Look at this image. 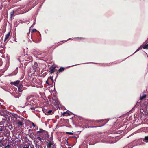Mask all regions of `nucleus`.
<instances>
[{
	"label": "nucleus",
	"mask_w": 148,
	"mask_h": 148,
	"mask_svg": "<svg viewBox=\"0 0 148 148\" xmlns=\"http://www.w3.org/2000/svg\"><path fill=\"white\" fill-rule=\"evenodd\" d=\"M26 120L25 119L23 118L19 117V128L23 129V127H24L26 125Z\"/></svg>",
	"instance_id": "obj_1"
},
{
	"label": "nucleus",
	"mask_w": 148,
	"mask_h": 148,
	"mask_svg": "<svg viewBox=\"0 0 148 148\" xmlns=\"http://www.w3.org/2000/svg\"><path fill=\"white\" fill-rule=\"evenodd\" d=\"M0 114L1 116H4V118H3L2 119L3 120H4L5 121L7 122L8 123H9V122L10 120V118L11 117L10 116H9L7 115L6 114L4 113H0Z\"/></svg>",
	"instance_id": "obj_2"
},
{
	"label": "nucleus",
	"mask_w": 148,
	"mask_h": 148,
	"mask_svg": "<svg viewBox=\"0 0 148 148\" xmlns=\"http://www.w3.org/2000/svg\"><path fill=\"white\" fill-rule=\"evenodd\" d=\"M46 144L47 148H56V145L52 140L46 142Z\"/></svg>",
	"instance_id": "obj_3"
},
{
	"label": "nucleus",
	"mask_w": 148,
	"mask_h": 148,
	"mask_svg": "<svg viewBox=\"0 0 148 148\" xmlns=\"http://www.w3.org/2000/svg\"><path fill=\"white\" fill-rule=\"evenodd\" d=\"M10 84L12 85H14L16 86H17L18 88V81L17 80L14 82H11ZM17 92H18V89L17 90Z\"/></svg>",
	"instance_id": "obj_4"
},
{
	"label": "nucleus",
	"mask_w": 148,
	"mask_h": 148,
	"mask_svg": "<svg viewBox=\"0 0 148 148\" xmlns=\"http://www.w3.org/2000/svg\"><path fill=\"white\" fill-rule=\"evenodd\" d=\"M49 72L51 73H53L56 71V67H51L49 68Z\"/></svg>",
	"instance_id": "obj_5"
},
{
	"label": "nucleus",
	"mask_w": 148,
	"mask_h": 148,
	"mask_svg": "<svg viewBox=\"0 0 148 148\" xmlns=\"http://www.w3.org/2000/svg\"><path fill=\"white\" fill-rule=\"evenodd\" d=\"M134 146V145H133L132 143H131L125 147L123 148H132Z\"/></svg>",
	"instance_id": "obj_6"
},
{
	"label": "nucleus",
	"mask_w": 148,
	"mask_h": 148,
	"mask_svg": "<svg viewBox=\"0 0 148 148\" xmlns=\"http://www.w3.org/2000/svg\"><path fill=\"white\" fill-rule=\"evenodd\" d=\"M53 113V111L52 110H49L45 114L47 115H49L52 114Z\"/></svg>",
	"instance_id": "obj_7"
},
{
	"label": "nucleus",
	"mask_w": 148,
	"mask_h": 148,
	"mask_svg": "<svg viewBox=\"0 0 148 148\" xmlns=\"http://www.w3.org/2000/svg\"><path fill=\"white\" fill-rule=\"evenodd\" d=\"M38 66V64L36 62H34L33 64H32V67L34 69L37 68Z\"/></svg>",
	"instance_id": "obj_8"
},
{
	"label": "nucleus",
	"mask_w": 148,
	"mask_h": 148,
	"mask_svg": "<svg viewBox=\"0 0 148 148\" xmlns=\"http://www.w3.org/2000/svg\"><path fill=\"white\" fill-rule=\"evenodd\" d=\"M35 147L36 148H41V146L40 144L38 143H34Z\"/></svg>",
	"instance_id": "obj_9"
},
{
	"label": "nucleus",
	"mask_w": 148,
	"mask_h": 148,
	"mask_svg": "<svg viewBox=\"0 0 148 148\" xmlns=\"http://www.w3.org/2000/svg\"><path fill=\"white\" fill-rule=\"evenodd\" d=\"M146 97V95L145 94L143 95L142 96H141L140 97V100H142L143 99L145 98Z\"/></svg>",
	"instance_id": "obj_10"
},
{
	"label": "nucleus",
	"mask_w": 148,
	"mask_h": 148,
	"mask_svg": "<svg viewBox=\"0 0 148 148\" xmlns=\"http://www.w3.org/2000/svg\"><path fill=\"white\" fill-rule=\"evenodd\" d=\"M143 140L146 143L148 142V136L145 137V138L143 139Z\"/></svg>",
	"instance_id": "obj_11"
},
{
	"label": "nucleus",
	"mask_w": 148,
	"mask_h": 148,
	"mask_svg": "<svg viewBox=\"0 0 148 148\" xmlns=\"http://www.w3.org/2000/svg\"><path fill=\"white\" fill-rule=\"evenodd\" d=\"M143 115L145 116L148 118V113L147 112H144L143 113Z\"/></svg>",
	"instance_id": "obj_12"
},
{
	"label": "nucleus",
	"mask_w": 148,
	"mask_h": 148,
	"mask_svg": "<svg viewBox=\"0 0 148 148\" xmlns=\"http://www.w3.org/2000/svg\"><path fill=\"white\" fill-rule=\"evenodd\" d=\"M64 70V68L63 67H60L58 70L59 72H62Z\"/></svg>",
	"instance_id": "obj_13"
},
{
	"label": "nucleus",
	"mask_w": 148,
	"mask_h": 148,
	"mask_svg": "<svg viewBox=\"0 0 148 148\" xmlns=\"http://www.w3.org/2000/svg\"><path fill=\"white\" fill-rule=\"evenodd\" d=\"M10 32H9L8 33V34L6 35L5 37V38L8 39L9 38V36L10 35Z\"/></svg>",
	"instance_id": "obj_14"
},
{
	"label": "nucleus",
	"mask_w": 148,
	"mask_h": 148,
	"mask_svg": "<svg viewBox=\"0 0 148 148\" xmlns=\"http://www.w3.org/2000/svg\"><path fill=\"white\" fill-rule=\"evenodd\" d=\"M143 49H148V44L145 45L144 46H143Z\"/></svg>",
	"instance_id": "obj_15"
},
{
	"label": "nucleus",
	"mask_w": 148,
	"mask_h": 148,
	"mask_svg": "<svg viewBox=\"0 0 148 148\" xmlns=\"http://www.w3.org/2000/svg\"><path fill=\"white\" fill-rule=\"evenodd\" d=\"M143 46H140L138 48V49L136 50V51L134 53H135V52H136L139 51V50H140V49H142V47H143Z\"/></svg>",
	"instance_id": "obj_16"
},
{
	"label": "nucleus",
	"mask_w": 148,
	"mask_h": 148,
	"mask_svg": "<svg viewBox=\"0 0 148 148\" xmlns=\"http://www.w3.org/2000/svg\"><path fill=\"white\" fill-rule=\"evenodd\" d=\"M14 14V11L11 12V19H12V17H13Z\"/></svg>",
	"instance_id": "obj_17"
},
{
	"label": "nucleus",
	"mask_w": 148,
	"mask_h": 148,
	"mask_svg": "<svg viewBox=\"0 0 148 148\" xmlns=\"http://www.w3.org/2000/svg\"><path fill=\"white\" fill-rule=\"evenodd\" d=\"M18 67H17L16 68V70L13 73V74H14V75H16V73H17L18 71Z\"/></svg>",
	"instance_id": "obj_18"
},
{
	"label": "nucleus",
	"mask_w": 148,
	"mask_h": 148,
	"mask_svg": "<svg viewBox=\"0 0 148 148\" xmlns=\"http://www.w3.org/2000/svg\"><path fill=\"white\" fill-rule=\"evenodd\" d=\"M44 131V130L42 129H40L39 131H38V133H42Z\"/></svg>",
	"instance_id": "obj_19"
},
{
	"label": "nucleus",
	"mask_w": 148,
	"mask_h": 148,
	"mask_svg": "<svg viewBox=\"0 0 148 148\" xmlns=\"http://www.w3.org/2000/svg\"><path fill=\"white\" fill-rule=\"evenodd\" d=\"M3 129V126H0V132H2Z\"/></svg>",
	"instance_id": "obj_20"
},
{
	"label": "nucleus",
	"mask_w": 148,
	"mask_h": 148,
	"mask_svg": "<svg viewBox=\"0 0 148 148\" xmlns=\"http://www.w3.org/2000/svg\"><path fill=\"white\" fill-rule=\"evenodd\" d=\"M38 141H39L38 140V139L36 138L35 139L34 141V143H38Z\"/></svg>",
	"instance_id": "obj_21"
},
{
	"label": "nucleus",
	"mask_w": 148,
	"mask_h": 148,
	"mask_svg": "<svg viewBox=\"0 0 148 148\" xmlns=\"http://www.w3.org/2000/svg\"><path fill=\"white\" fill-rule=\"evenodd\" d=\"M66 113H67L69 115H70L69 114V113H68V112H64L63 113V114L62 115L64 116H65V114H66Z\"/></svg>",
	"instance_id": "obj_22"
},
{
	"label": "nucleus",
	"mask_w": 148,
	"mask_h": 148,
	"mask_svg": "<svg viewBox=\"0 0 148 148\" xmlns=\"http://www.w3.org/2000/svg\"><path fill=\"white\" fill-rule=\"evenodd\" d=\"M36 138H37V139H38V140L40 141H41L42 140L40 136L37 137H36Z\"/></svg>",
	"instance_id": "obj_23"
},
{
	"label": "nucleus",
	"mask_w": 148,
	"mask_h": 148,
	"mask_svg": "<svg viewBox=\"0 0 148 148\" xmlns=\"http://www.w3.org/2000/svg\"><path fill=\"white\" fill-rule=\"evenodd\" d=\"M21 85H19V92H22V90L21 89H20V88L21 87Z\"/></svg>",
	"instance_id": "obj_24"
},
{
	"label": "nucleus",
	"mask_w": 148,
	"mask_h": 148,
	"mask_svg": "<svg viewBox=\"0 0 148 148\" xmlns=\"http://www.w3.org/2000/svg\"><path fill=\"white\" fill-rule=\"evenodd\" d=\"M18 143L15 146V147H14V148H18Z\"/></svg>",
	"instance_id": "obj_25"
},
{
	"label": "nucleus",
	"mask_w": 148,
	"mask_h": 148,
	"mask_svg": "<svg viewBox=\"0 0 148 148\" xmlns=\"http://www.w3.org/2000/svg\"><path fill=\"white\" fill-rule=\"evenodd\" d=\"M5 148H10V146L8 144L7 145L5 146Z\"/></svg>",
	"instance_id": "obj_26"
},
{
	"label": "nucleus",
	"mask_w": 148,
	"mask_h": 148,
	"mask_svg": "<svg viewBox=\"0 0 148 148\" xmlns=\"http://www.w3.org/2000/svg\"><path fill=\"white\" fill-rule=\"evenodd\" d=\"M30 98V97H27V98L26 99L27 101H28L29 99Z\"/></svg>",
	"instance_id": "obj_27"
},
{
	"label": "nucleus",
	"mask_w": 148,
	"mask_h": 148,
	"mask_svg": "<svg viewBox=\"0 0 148 148\" xmlns=\"http://www.w3.org/2000/svg\"><path fill=\"white\" fill-rule=\"evenodd\" d=\"M3 44V45H1V47L2 48H3V47H4V46H5V45H4V44L3 43H1V44Z\"/></svg>",
	"instance_id": "obj_28"
},
{
	"label": "nucleus",
	"mask_w": 148,
	"mask_h": 148,
	"mask_svg": "<svg viewBox=\"0 0 148 148\" xmlns=\"http://www.w3.org/2000/svg\"><path fill=\"white\" fill-rule=\"evenodd\" d=\"M7 39H8L7 38H5V39H4V42H5L6 43L7 42H6V41Z\"/></svg>",
	"instance_id": "obj_29"
},
{
	"label": "nucleus",
	"mask_w": 148,
	"mask_h": 148,
	"mask_svg": "<svg viewBox=\"0 0 148 148\" xmlns=\"http://www.w3.org/2000/svg\"><path fill=\"white\" fill-rule=\"evenodd\" d=\"M66 133H67L71 135H72L73 134V133L72 132H66Z\"/></svg>",
	"instance_id": "obj_30"
},
{
	"label": "nucleus",
	"mask_w": 148,
	"mask_h": 148,
	"mask_svg": "<svg viewBox=\"0 0 148 148\" xmlns=\"http://www.w3.org/2000/svg\"><path fill=\"white\" fill-rule=\"evenodd\" d=\"M32 126L34 127H35V125L33 123H32Z\"/></svg>",
	"instance_id": "obj_31"
},
{
	"label": "nucleus",
	"mask_w": 148,
	"mask_h": 148,
	"mask_svg": "<svg viewBox=\"0 0 148 148\" xmlns=\"http://www.w3.org/2000/svg\"><path fill=\"white\" fill-rule=\"evenodd\" d=\"M144 110L143 109H140V112H142V113H143V112H144Z\"/></svg>",
	"instance_id": "obj_32"
},
{
	"label": "nucleus",
	"mask_w": 148,
	"mask_h": 148,
	"mask_svg": "<svg viewBox=\"0 0 148 148\" xmlns=\"http://www.w3.org/2000/svg\"><path fill=\"white\" fill-rule=\"evenodd\" d=\"M30 109L32 110H34L35 108L33 107H31L30 108Z\"/></svg>",
	"instance_id": "obj_33"
},
{
	"label": "nucleus",
	"mask_w": 148,
	"mask_h": 148,
	"mask_svg": "<svg viewBox=\"0 0 148 148\" xmlns=\"http://www.w3.org/2000/svg\"><path fill=\"white\" fill-rule=\"evenodd\" d=\"M36 31V29H33L32 32H34V31Z\"/></svg>",
	"instance_id": "obj_34"
},
{
	"label": "nucleus",
	"mask_w": 148,
	"mask_h": 148,
	"mask_svg": "<svg viewBox=\"0 0 148 148\" xmlns=\"http://www.w3.org/2000/svg\"><path fill=\"white\" fill-rule=\"evenodd\" d=\"M46 83L47 84H49V83H48V80L46 81Z\"/></svg>",
	"instance_id": "obj_35"
},
{
	"label": "nucleus",
	"mask_w": 148,
	"mask_h": 148,
	"mask_svg": "<svg viewBox=\"0 0 148 148\" xmlns=\"http://www.w3.org/2000/svg\"><path fill=\"white\" fill-rule=\"evenodd\" d=\"M49 78L51 79V80H53V77H50Z\"/></svg>",
	"instance_id": "obj_36"
},
{
	"label": "nucleus",
	"mask_w": 148,
	"mask_h": 148,
	"mask_svg": "<svg viewBox=\"0 0 148 148\" xmlns=\"http://www.w3.org/2000/svg\"><path fill=\"white\" fill-rule=\"evenodd\" d=\"M17 124L18 125V121H17Z\"/></svg>",
	"instance_id": "obj_37"
},
{
	"label": "nucleus",
	"mask_w": 148,
	"mask_h": 148,
	"mask_svg": "<svg viewBox=\"0 0 148 148\" xmlns=\"http://www.w3.org/2000/svg\"><path fill=\"white\" fill-rule=\"evenodd\" d=\"M141 144V143H138V144H137V145H140Z\"/></svg>",
	"instance_id": "obj_38"
},
{
	"label": "nucleus",
	"mask_w": 148,
	"mask_h": 148,
	"mask_svg": "<svg viewBox=\"0 0 148 148\" xmlns=\"http://www.w3.org/2000/svg\"><path fill=\"white\" fill-rule=\"evenodd\" d=\"M23 148H28V147H23Z\"/></svg>",
	"instance_id": "obj_39"
},
{
	"label": "nucleus",
	"mask_w": 148,
	"mask_h": 148,
	"mask_svg": "<svg viewBox=\"0 0 148 148\" xmlns=\"http://www.w3.org/2000/svg\"><path fill=\"white\" fill-rule=\"evenodd\" d=\"M15 98H18V97H17V96H15Z\"/></svg>",
	"instance_id": "obj_40"
}]
</instances>
